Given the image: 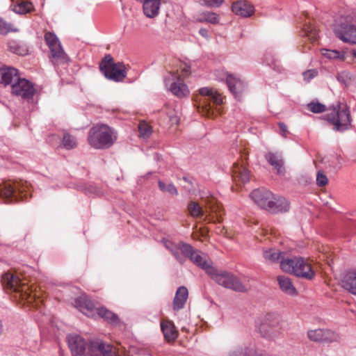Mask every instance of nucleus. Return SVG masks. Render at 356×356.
<instances>
[{
    "label": "nucleus",
    "mask_w": 356,
    "mask_h": 356,
    "mask_svg": "<svg viewBox=\"0 0 356 356\" xmlns=\"http://www.w3.org/2000/svg\"><path fill=\"white\" fill-rule=\"evenodd\" d=\"M1 282L4 287L12 291L15 293L16 298L26 301L29 304L35 302V306L38 305V302H42L40 297V291L37 290V287L29 285L26 280H21L19 277L11 273H6L2 275Z\"/></svg>",
    "instance_id": "1"
},
{
    "label": "nucleus",
    "mask_w": 356,
    "mask_h": 356,
    "mask_svg": "<svg viewBox=\"0 0 356 356\" xmlns=\"http://www.w3.org/2000/svg\"><path fill=\"white\" fill-rule=\"evenodd\" d=\"M198 111L202 115L214 118L221 113L222 98L216 91L209 88H202L196 97Z\"/></svg>",
    "instance_id": "2"
},
{
    "label": "nucleus",
    "mask_w": 356,
    "mask_h": 356,
    "mask_svg": "<svg viewBox=\"0 0 356 356\" xmlns=\"http://www.w3.org/2000/svg\"><path fill=\"white\" fill-rule=\"evenodd\" d=\"M250 197L259 207L271 213L286 212L289 209V203L284 197H276L266 189L254 190Z\"/></svg>",
    "instance_id": "3"
},
{
    "label": "nucleus",
    "mask_w": 356,
    "mask_h": 356,
    "mask_svg": "<svg viewBox=\"0 0 356 356\" xmlns=\"http://www.w3.org/2000/svg\"><path fill=\"white\" fill-rule=\"evenodd\" d=\"M204 202V209H202L197 203L191 202L188 206L190 214L195 218L205 216L204 220L208 222H221L224 214L222 205L213 197H207Z\"/></svg>",
    "instance_id": "4"
},
{
    "label": "nucleus",
    "mask_w": 356,
    "mask_h": 356,
    "mask_svg": "<svg viewBox=\"0 0 356 356\" xmlns=\"http://www.w3.org/2000/svg\"><path fill=\"white\" fill-rule=\"evenodd\" d=\"M115 131L106 124H97L89 131L88 141L95 149L111 147L116 140Z\"/></svg>",
    "instance_id": "5"
},
{
    "label": "nucleus",
    "mask_w": 356,
    "mask_h": 356,
    "mask_svg": "<svg viewBox=\"0 0 356 356\" xmlns=\"http://www.w3.org/2000/svg\"><path fill=\"white\" fill-rule=\"evenodd\" d=\"M280 268L284 272L307 280H312L315 276L311 264L302 257H294L282 259Z\"/></svg>",
    "instance_id": "6"
},
{
    "label": "nucleus",
    "mask_w": 356,
    "mask_h": 356,
    "mask_svg": "<svg viewBox=\"0 0 356 356\" xmlns=\"http://www.w3.org/2000/svg\"><path fill=\"white\" fill-rule=\"evenodd\" d=\"M28 190L25 181H4L0 184V197L8 202H17L26 197Z\"/></svg>",
    "instance_id": "7"
},
{
    "label": "nucleus",
    "mask_w": 356,
    "mask_h": 356,
    "mask_svg": "<svg viewBox=\"0 0 356 356\" xmlns=\"http://www.w3.org/2000/svg\"><path fill=\"white\" fill-rule=\"evenodd\" d=\"M324 118L333 126L337 131H344L349 129L350 125V113L346 104H338L337 106L330 109Z\"/></svg>",
    "instance_id": "8"
},
{
    "label": "nucleus",
    "mask_w": 356,
    "mask_h": 356,
    "mask_svg": "<svg viewBox=\"0 0 356 356\" xmlns=\"http://www.w3.org/2000/svg\"><path fill=\"white\" fill-rule=\"evenodd\" d=\"M334 32L341 41L356 44V13L346 16L334 26Z\"/></svg>",
    "instance_id": "9"
},
{
    "label": "nucleus",
    "mask_w": 356,
    "mask_h": 356,
    "mask_svg": "<svg viewBox=\"0 0 356 356\" xmlns=\"http://www.w3.org/2000/svg\"><path fill=\"white\" fill-rule=\"evenodd\" d=\"M99 69L106 78L114 81H122L127 75L125 65L122 63H114L111 55L102 59Z\"/></svg>",
    "instance_id": "10"
},
{
    "label": "nucleus",
    "mask_w": 356,
    "mask_h": 356,
    "mask_svg": "<svg viewBox=\"0 0 356 356\" xmlns=\"http://www.w3.org/2000/svg\"><path fill=\"white\" fill-rule=\"evenodd\" d=\"M181 253L197 266L204 270L209 275L215 266L210 257L205 253L195 249L191 245H183L181 247Z\"/></svg>",
    "instance_id": "11"
},
{
    "label": "nucleus",
    "mask_w": 356,
    "mask_h": 356,
    "mask_svg": "<svg viewBox=\"0 0 356 356\" xmlns=\"http://www.w3.org/2000/svg\"><path fill=\"white\" fill-rule=\"evenodd\" d=\"M209 276L215 282L223 287L232 289L238 292L246 291L245 286L240 282L239 279L234 274L225 271L218 270L216 267L210 272Z\"/></svg>",
    "instance_id": "12"
},
{
    "label": "nucleus",
    "mask_w": 356,
    "mask_h": 356,
    "mask_svg": "<svg viewBox=\"0 0 356 356\" xmlns=\"http://www.w3.org/2000/svg\"><path fill=\"white\" fill-rule=\"evenodd\" d=\"M44 40L50 50V59L54 65H63L69 62L70 58L64 51L57 36L51 32H46Z\"/></svg>",
    "instance_id": "13"
},
{
    "label": "nucleus",
    "mask_w": 356,
    "mask_h": 356,
    "mask_svg": "<svg viewBox=\"0 0 356 356\" xmlns=\"http://www.w3.org/2000/svg\"><path fill=\"white\" fill-rule=\"evenodd\" d=\"M282 321L280 316L275 314L265 316L259 327V332L263 337L274 339L281 334Z\"/></svg>",
    "instance_id": "14"
},
{
    "label": "nucleus",
    "mask_w": 356,
    "mask_h": 356,
    "mask_svg": "<svg viewBox=\"0 0 356 356\" xmlns=\"http://www.w3.org/2000/svg\"><path fill=\"white\" fill-rule=\"evenodd\" d=\"M165 84L168 90L178 98L181 99L189 95L190 91L188 86L175 72H170L165 78Z\"/></svg>",
    "instance_id": "15"
},
{
    "label": "nucleus",
    "mask_w": 356,
    "mask_h": 356,
    "mask_svg": "<svg viewBox=\"0 0 356 356\" xmlns=\"http://www.w3.org/2000/svg\"><path fill=\"white\" fill-rule=\"evenodd\" d=\"M248 152L244 149L241 152V161L235 162L232 167V178L237 185L244 184L250 179V172L246 168L245 163Z\"/></svg>",
    "instance_id": "16"
},
{
    "label": "nucleus",
    "mask_w": 356,
    "mask_h": 356,
    "mask_svg": "<svg viewBox=\"0 0 356 356\" xmlns=\"http://www.w3.org/2000/svg\"><path fill=\"white\" fill-rule=\"evenodd\" d=\"M11 90L13 95L19 96L23 99L31 98L35 92L33 85L26 79H22L19 76L12 84Z\"/></svg>",
    "instance_id": "17"
},
{
    "label": "nucleus",
    "mask_w": 356,
    "mask_h": 356,
    "mask_svg": "<svg viewBox=\"0 0 356 356\" xmlns=\"http://www.w3.org/2000/svg\"><path fill=\"white\" fill-rule=\"evenodd\" d=\"M308 338L315 342H332L339 339L338 334L330 330L315 329L307 332Z\"/></svg>",
    "instance_id": "18"
},
{
    "label": "nucleus",
    "mask_w": 356,
    "mask_h": 356,
    "mask_svg": "<svg viewBox=\"0 0 356 356\" xmlns=\"http://www.w3.org/2000/svg\"><path fill=\"white\" fill-rule=\"evenodd\" d=\"M88 355L102 356H118L116 348L101 341H92L88 347Z\"/></svg>",
    "instance_id": "19"
},
{
    "label": "nucleus",
    "mask_w": 356,
    "mask_h": 356,
    "mask_svg": "<svg viewBox=\"0 0 356 356\" xmlns=\"http://www.w3.org/2000/svg\"><path fill=\"white\" fill-rule=\"evenodd\" d=\"M74 306L85 315L90 317L95 316L97 309L94 303L88 299L86 294L76 298L72 303Z\"/></svg>",
    "instance_id": "20"
},
{
    "label": "nucleus",
    "mask_w": 356,
    "mask_h": 356,
    "mask_svg": "<svg viewBox=\"0 0 356 356\" xmlns=\"http://www.w3.org/2000/svg\"><path fill=\"white\" fill-rule=\"evenodd\" d=\"M68 346L74 356H83L86 350L87 343L85 339L77 334L67 337Z\"/></svg>",
    "instance_id": "21"
},
{
    "label": "nucleus",
    "mask_w": 356,
    "mask_h": 356,
    "mask_svg": "<svg viewBox=\"0 0 356 356\" xmlns=\"http://www.w3.org/2000/svg\"><path fill=\"white\" fill-rule=\"evenodd\" d=\"M232 10L237 15L250 17L254 13V6L246 1H238L232 5Z\"/></svg>",
    "instance_id": "22"
},
{
    "label": "nucleus",
    "mask_w": 356,
    "mask_h": 356,
    "mask_svg": "<svg viewBox=\"0 0 356 356\" xmlns=\"http://www.w3.org/2000/svg\"><path fill=\"white\" fill-rule=\"evenodd\" d=\"M264 156L268 163L277 170V174H284V161L281 153L268 152Z\"/></svg>",
    "instance_id": "23"
},
{
    "label": "nucleus",
    "mask_w": 356,
    "mask_h": 356,
    "mask_svg": "<svg viewBox=\"0 0 356 356\" xmlns=\"http://www.w3.org/2000/svg\"><path fill=\"white\" fill-rule=\"evenodd\" d=\"M227 85L236 98H239L240 95L245 89L244 83L232 74H228L226 77Z\"/></svg>",
    "instance_id": "24"
},
{
    "label": "nucleus",
    "mask_w": 356,
    "mask_h": 356,
    "mask_svg": "<svg viewBox=\"0 0 356 356\" xmlns=\"http://www.w3.org/2000/svg\"><path fill=\"white\" fill-rule=\"evenodd\" d=\"M18 76L17 70L13 67L0 68V83L1 84L12 86Z\"/></svg>",
    "instance_id": "25"
},
{
    "label": "nucleus",
    "mask_w": 356,
    "mask_h": 356,
    "mask_svg": "<svg viewBox=\"0 0 356 356\" xmlns=\"http://www.w3.org/2000/svg\"><path fill=\"white\" fill-rule=\"evenodd\" d=\"M161 328L165 339L168 342L174 341L177 338L178 332L172 321L163 320L161 323Z\"/></svg>",
    "instance_id": "26"
},
{
    "label": "nucleus",
    "mask_w": 356,
    "mask_h": 356,
    "mask_svg": "<svg viewBox=\"0 0 356 356\" xmlns=\"http://www.w3.org/2000/svg\"><path fill=\"white\" fill-rule=\"evenodd\" d=\"M188 296V289L185 286L177 289L173 300V309L179 311L184 308Z\"/></svg>",
    "instance_id": "27"
},
{
    "label": "nucleus",
    "mask_w": 356,
    "mask_h": 356,
    "mask_svg": "<svg viewBox=\"0 0 356 356\" xmlns=\"http://www.w3.org/2000/svg\"><path fill=\"white\" fill-rule=\"evenodd\" d=\"M277 282L281 290L291 296H297L298 292L295 286H293L291 279L284 275L278 276Z\"/></svg>",
    "instance_id": "28"
},
{
    "label": "nucleus",
    "mask_w": 356,
    "mask_h": 356,
    "mask_svg": "<svg viewBox=\"0 0 356 356\" xmlns=\"http://www.w3.org/2000/svg\"><path fill=\"white\" fill-rule=\"evenodd\" d=\"M342 286L351 293L356 295V271L346 274L342 280Z\"/></svg>",
    "instance_id": "29"
},
{
    "label": "nucleus",
    "mask_w": 356,
    "mask_h": 356,
    "mask_svg": "<svg viewBox=\"0 0 356 356\" xmlns=\"http://www.w3.org/2000/svg\"><path fill=\"white\" fill-rule=\"evenodd\" d=\"M196 20L202 23L207 22L212 24H218L220 22V17L216 13L204 11L198 15Z\"/></svg>",
    "instance_id": "30"
},
{
    "label": "nucleus",
    "mask_w": 356,
    "mask_h": 356,
    "mask_svg": "<svg viewBox=\"0 0 356 356\" xmlns=\"http://www.w3.org/2000/svg\"><path fill=\"white\" fill-rule=\"evenodd\" d=\"M264 259L270 263L277 262L282 257V252L276 249H267L263 251Z\"/></svg>",
    "instance_id": "31"
},
{
    "label": "nucleus",
    "mask_w": 356,
    "mask_h": 356,
    "mask_svg": "<svg viewBox=\"0 0 356 356\" xmlns=\"http://www.w3.org/2000/svg\"><path fill=\"white\" fill-rule=\"evenodd\" d=\"M97 314L98 316L109 321L111 323H116L118 321V316L114 313L104 307L98 308L97 309Z\"/></svg>",
    "instance_id": "32"
},
{
    "label": "nucleus",
    "mask_w": 356,
    "mask_h": 356,
    "mask_svg": "<svg viewBox=\"0 0 356 356\" xmlns=\"http://www.w3.org/2000/svg\"><path fill=\"white\" fill-rule=\"evenodd\" d=\"M303 36H306L312 42L317 40L318 31L310 23H306L302 30Z\"/></svg>",
    "instance_id": "33"
},
{
    "label": "nucleus",
    "mask_w": 356,
    "mask_h": 356,
    "mask_svg": "<svg viewBox=\"0 0 356 356\" xmlns=\"http://www.w3.org/2000/svg\"><path fill=\"white\" fill-rule=\"evenodd\" d=\"M33 8V4L30 1H22L14 6L13 10L19 14H25L31 12Z\"/></svg>",
    "instance_id": "34"
},
{
    "label": "nucleus",
    "mask_w": 356,
    "mask_h": 356,
    "mask_svg": "<svg viewBox=\"0 0 356 356\" xmlns=\"http://www.w3.org/2000/svg\"><path fill=\"white\" fill-rule=\"evenodd\" d=\"M76 140L74 136L65 134L63 138V145L67 149H74L76 147Z\"/></svg>",
    "instance_id": "35"
},
{
    "label": "nucleus",
    "mask_w": 356,
    "mask_h": 356,
    "mask_svg": "<svg viewBox=\"0 0 356 356\" xmlns=\"http://www.w3.org/2000/svg\"><path fill=\"white\" fill-rule=\"evenodd\" d=\"M138 130L140 136L143 138H148L152 132L151 126L145 121H141L138 124Z\"/></svg>",
    "instance_id": "36"
},
{
    "label": "nucleus",
    "mask_w": 356,
    "mask_h": 356,
    "mask_svg": "<svg viewBox=\"0 0 356 356\" xmlns=\"http://www.w3.org/2000/svg\"><path fill=\"white\" fill-rule=\"evenodd\" d=\"M165 113L168 117L169 122L171 125L177 124L179 121L177 112L172 107H169L168 105L165 106Z\"/></svg>",
    "instance_id": "37"
},
{
    "label": "nucleus",
    "mask_w": 356,
    "mask_h": 356,
    "mask_svg": "<svg viewBox=\"0 0 356 356\" xmlns=\"http://www.w3.org/2000/svg\"><path fill=\"white\" fill-rule=\"evenodd\" d=\"M322 54L330 59H339L342 60L345 59L344 54L337 50L324 49Z\"/></svg>",
    "instance_id": "38"
},
{
    "label": "nucleus",
    "mask_w": 356,
    "mask_h": 356,
    "mask_svg": "<svg viewBox=\"0 0 356 356\" xmlns=\"http://www.w3.org/2000/svg\"><path fill=\"white\" fill-rule=\"evenodd\" d=\"M158 185L159 189L163 192L168 193L172 195L177 194V190L176 187L172 184H166L164 182L159 181Z\"/></svg>",
    "instance_id": "39"
},
{
    "label": "nucleus",
    "mask_w": 356,
    "mask_h": 356,
    "mask_svg": "<svg viewBox=\"0 0 356 356\" xmlns=\"http://www.w3.org/2000/svg\"><path fill=\"white\" fill-rule=\"evenodd\" d=\"M307 108L312 113H320L325 111V106L318 102H312L307 104Z\"/></svg>",
    "instance_id": "40"
},
{
    "label": "nucleus",
    "mask_w": 356,
    "mask_h": 356,
    "mask_svg": "<svg viewBox=\"0 0 356 356\" xmlns=\"http://www.w3.org/2000/svg\"><path fill=\"white\" fill-rule=\"evenodd\" d=\"M177 76H180V78L184 80L186 77L188 76L191 74L190 67L186 64H181L179 67V69L175 72Z\"/></svg>",
    "instance_id": "41"
},
{
    "label": "nucleus",
    "mask_w": 356,
    "mask_h": 356,
    "mask_svg": "<svg viewBox=\"0 0 356 356\" xmlns=\"http://www.w3.org/2000/svg\"><path fill=\"white\" fill-rule=\"evenodd\" d=\"M183 245H188L187 243H179L175 248L172 249L171 252L172 254L174 255V257L176 258V259L181 264H183L185 261V259L181 257V254H183L181 253V247Z\"/></svg>",
    "instance_id": "42"
},
{
    "label": "nucleus",
    "mask_w": 356,
    "mask_h": 356,
    "mask_svg": "<svg viewBox=\"0 0 356 356\" xmlns=\"http://www.w3.org/2000/svg\"><path fill=\"white\" fill-rule=\"evenodd\" d=\"M224 2V0H200L201 5L209 8H219Z\"/></svg>",
    "instance_id": "43"
},
{
    "label": "nucleus",
    "mask_w": 356,
    "mask_h": 356,
    "mask_svg": "<svg viewBox=\"0 0 356 356\" xmlns=\"http://www.w3.org/2000/svg\"><path fill=\"white\" fill-rule=\"evenodd\" d=\"M318 72L316 69L308 70L302 73L303 79L306 82H309L312 79L317 76Z\"/></svg>",
    "instance_id": "44"
},
{
    "label": "nucleus",
    "mask_w": 356,
    "mask_h": 356,
    "mask_svg": "<svg viewBox=\"0 0 356 356\" xmlns=\"http://www.w3.org/2000/svg\"><path fill=\"white\" fill-rule=\"evenodd\" d=\"M327 178L322 171H318L316 176V182L318 186H324L327 184Z\"/></svg>",
    "instance_id": "45"
},
{
    "label": "nucleus",
    "mask_w": 356,
    "mask_h": 356,
    "mask_svg": "<svg viewBox=\"0 0 356 356\" xmlns=\"http://www.w3.org/2000/svg\"><path fill=\"white\" fill-rule=\"evenodd\" d=\"M10 24H7L1 18H0V34H6L10 31Z\"/></svg>",
    "instance_id": "46"
},
{
    "label": "nucleus",
    "mask_w": 356,
    "mask_h": 356,
    "mask_svg": "<svg viewBox=\"0 0 356 356\" xmlns=\"http://www.w3.org/2000/svg\"><path fill=\"white\" fill-rule=\"evenodd\" d=\"M278 126L280 128V134L282 136L286 137L287 134L289 133L286 125L283 122H279Z\"/></svg>",
    "instance_id": "47"
},
{
    "label": "nucleus",
    "mask_w": 356,
    "mask_h": 356,
    "mask_svg": "<svg viewBox=\"0 0 356 356\" xmlns=\"http://www.w3.org/2000/svg\"><path fill=\"white\" fill-rule=\"evenodd\" d=\"M199 33L204 38L208 39L209 38L208 31L206 29L201 28L199 31Z\"/></svg>",
    "instance_id": "48"
},
{
    "label": "nucleus",
    "mask_w": 356,
    "mask_h": 356,
    "mask_svg": "<svg viewBox=\"0 0 356 356\" xmlns=\"http://www.w3.org/2000/svg\"><path fill=\"white\" fill-rule=\"evenodd\" d=\"M223 228L218 227L216 229V232L218 234H222Z\"/></svg>",
    "instance_id": "49"
},
{
    "label": "nucleus",
    "mask_w": 356,
    "mask_h": 356,
    "mask_svg": "<svg viewBox=\"0 0 356 356\" xmlns=\"http://www.w3.org/2000/svg\"><path fill=\"white\" fill-rule=\"evenodd\" d=\"M353 55L354 56L355 58H356V51H353Z\"/></svg>",
    "instance_id": "50"
}]
</instances>
